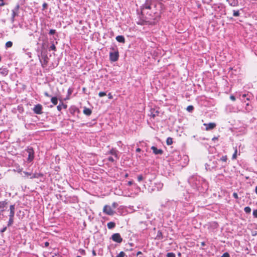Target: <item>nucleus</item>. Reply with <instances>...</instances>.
Here are the masks:
<instances>
[{"instance_id": "69168bd1", "label": "nucleus", "mask_w": 257, "mask_h": 257, "mask_svg": "<svg viewBox=\"0 0 257 257\" xmlns=\"http://www.w3.org/2000/svg\"><path fill=\"white\" fill-rule=\"evenodd\" d=\"M181 253H180V252H178V255L179 256H181Z\"/></svg>"}, {"instance_id": "a211bd4d", "label": "nucleus", "mask_w": 257, "mask_h": 257, "mask_svg": "<svg viewBox=\"0 0 257 257\" xmlns=\"http://www.w3.org/2000/svg\"><path fill=\"white\" fill-rule=\"evenodd\" d=\"M110 154L114 156H115V157H116V158H118V156H117V151L115 149H112L110 151Z\"/></svg>"}, {"instance_id": "423d86ee", "label": "nucleus", "mask_w": 257, "mask_h": 257, "mask_svg": "<svg viewBox=\"0 0 257 257\" xmlns=\"http://www.w3.org/2000/svg\"><path fill=\"white\" fill-rule=\"evenodd\" d=\"M27 152L28 153V161L30 162L34 159V157L33 149L32 147L28 148L27 150Z\"/></svg>"}, {"instance_id": "9b49d317", "label": "nucleus", "mask_w": 257, "mask_h": 257, "mask_svg": "<svg viewBox=\"0 0 257 257\" xmlns=\"http://www.w3.org/2000/svg\"><path fill=\"white\" fill-rule=\"evenodd\" d=\"M159 111L158 110H156L154 108H151L150 110V114H149L150 116L153 118H155L156 116L159 115Z\"/></svg>"}, {"instance_id": "2f4dec72", "label": "nucleus", "mask_w": 257, "mask_h": 257, "mask_svg": "<svg viewBox=\"0 0 257 257\" xmlns=\"http://www.w3.org/2000/svg\"><path fill=\"white\" fill-rule=\"evenodd\" d=\"M138 180L139 182H141V181H142L143 179H144V177L143 176V175H139L138 176Z\"/></svg>"}, {"instance_id": "f257e3e1", "label": "nucleus", "mask_w": 257, "mask_h": 257, "mask_svg": "<svg viewBox=\"0 0 257 257\" xmlns=\"http://www.w3.org/2000/svg\"><path fill=\"white\" fill-rule=\"evenodd\" d=\"M38 56L42 66L43 68L46 67L48 65L49 60L47 52L42 50L40 55H39Z\"/></svg>"}, {"instance_id": "b1692460", "label": "nucleus", "mask_w": 257, "mask_h": 257, "mask_svg": "<svg viewBox=\"0 0 257 257\" xmlns=\"http://www.w3.org/2000/svg\"><path fill=\"white\" fill-rule=\"evenodd\" d=\"M13 46V42L11 41H8L6 43V48H11Z\"/></svg>"}, {"instance_id": "c756f323", "label": "nucleus", "mask_w": 257, "mask_h": 257, "mask_svg": "<svg viewBox=\"0 0 257 257\" xmlns=\"http://www.w3.org/2000/svg\"><path fill=\"white\" fill-rule=\"evenodd\" d=\"M167 257H175V254L173 252H168Z\"/></svg>"}, {"instance_id": "f03ea898", "label": "nucleus", "mask_w": 257, "mask_h": 257, "mask_svg": "<svg viewBox=\"0 0 257 257\" xmlns=\"http://www.w3.org/2000/svg\"><path fill=\"white\" fill-rule=\"evenodd\" d=\"M110 49L113 51V52H110L109 53V59L112 62H115L118 59V51L116 48L113 47H111Z\"/></svg>"}, {"instance_id": "dca6fc26", "label": "nucleus", "mask_w": 257, "mask_h": 257, "mask_svg": "<svg viewBox=\"0 0 257 257\" xmlns=\"http://www.w3.org/2000/svg\"><path fill=\"white\" fill-rule=\"evenodd\" d=\"M83 112L85 115L87 116L90 115L92 113V110L90 108L87 107H84Z\"/></svg>"}, {"instance_id": "5701e85b", "label": "nucleus", "mask_w": 257, "mask_h": 257, "mask_svg": "<svg viewBox=\"0 0 257 257\" xmlns=\"http://www.w3.org/2000/svg\"><path fill=\"white\" fill-rule=\"evenodd\" d=\"M166 143L168 145H171L173 144V139L171 137H168L166 140Z\"/></svg>"}, {"instance_id": "e433bc0d", "label": "nucleus", "mask_w": 257, "mask_h": 257, "mask_svg": "<svg viewBox=\"0 0 257 257\" xmlns=\"http://www.w3.org/2000/svg\"><path fill=\"white\" fill-rule=\"evenodd\" d=\"M253 216L255 218H257V209L254 210L252 212Z\"/></svg>"}, {"instance_id": "774afa93", "label": "nucleus", "mask_w": 257, "mask_h": 257, "mask_svg": "<svg viewBox=\"0 0 257 257\" xmlns=\"http://www.w3.org/2000/svg\"><path fill=\"white\" fill-rule=\"evenodd\" d=\"M246 106H248V105H249V103H246Z\"/></svg>"}, {"instance_id": "473e14b6", "label": "nucleus", "mask_w": 257, "mask_h": 257, "mask_svg": "<svg viewBox=\"0 0 257 257\" xmlns=\"http://www.w3.org/2000/svg\"><path fill=\"white\" fill-rule=\"evenodd\" d=\"M227 159V156H223L220 158V160L222 162H226Z\"/></svg>"}, {"instance_id": "9d476101", "label": "nucleus", "mask_w": 257, "mask_h": 257, "mask_svg": "<svg viewBox=\"0 0 257 257\" xmlns=\"http://www.w3.org/2000/svg\"><path fill=\"white\" fill-rule=\"evenodd\" d=\"M151 149L155 155H162L163 153V151L162 149H158L155 146H152Z\"/></svg>"}, {"instance_id": "052dcab7", "label": "nucleus", "mask_w": 257, "mask_h": 257, "mask_svg": "<svg viewBox=\"0 0 257 257\" xmlns=\"http://www.w3.org/2000/svg\"><path fill=\"white\" fill-rule=\"evenodd\" d=\"M15 17H13L12 16L11 21H12V23H13V22H14V21H15Z\"/></svg>"}, {"instance_id": "680f3d73", "label": "nucleus", "mask_w": 257, "mask_h": 257, "mask_svg": "<svg viewBox=\"0 0 257 257\" xmlns=\"http://www.w3.org/2000/svg\"><path fill=\"white\" fill-rule=\"evenodd\" d=\"M201 245L202 246H205V242H201Z\"/></svg>"}, {"instance_id": "4d7b16f0", "label": "nucleus", "mask_w": 257, "mask_h": 257, "mask_svg": "<svg viewBox=\"0 0 257 257\" xmlns=\"http://www.w3.org/2000/svg\"><path fill=\"white\" fill-rule=\"evenodd\" d=\"M141 151V149L139 148H138L136 149V152H140Z\"/></svg>"}, {"instance_id": "bf43d9fd", "label": "nucleus", "mask_w": 257, "mask_h": 257, "mask_svg": "<svg viewBox=\"0 0 257 257\" xmlns=\"http://www.w3.org/2000/svg\"><path fill=\"white\" fill-rule=\"evenodd\" d=\"M71 92H72V90L70 89H69L68 90V94H71Z\"/></svg>"}, {"instance_id": "1a4fd4ad", "label": "nucleus", "mask_w": 257, "mask_h": 257, "mask_svg": "<svg viewBox=\"0 0 257 257\" xmlns=\"http://www.w3.org/2000/svg\"><path fill=\"white\" fill-rule=\"evenodd\" d=\"M15 213V205L12 204L10 206V218H14Z\"/></svg>"}, {"instance_id": "0e129e2a", "label": "nucleus", "mask_w": 257, "mask_h": 257, "mask_svg": "<svg viewBox=\"0 0 257 257\" xmlns=\"http://www.w3.org/2000/svg\"><path fill=\"white\" fill-rule=\"evenodd\" d=\"M255 192L256 194H257V186L255 187Z\"/></svg>"}, {"instance_id": "3c124183", "label": "nucleus", "mask_w": 257, "mask_h": 257, "mask_svg": "<svg viewBox=\"0 0 257 257\" xmlns=\"http://www.w3.org/2000/svg\"><path fill=\"white\" fill-rule=\"evenodd\" d=\"M44 95L45 96L48 97H51V96L47 92H45Z\"/></svg>"}, {"instance_id": "0eeeda50", "label": "nucleus", "mask_w": 257, "mask_h": 257, "mask_svg": "<svg viewBox=\"0 0 257 257\" xmlns=\"http://www.w3.org/2000/svg\"><path fill=\"white\" fill-rule=\"evenodd\" d=\"M152 1L146 0L145 3L142 7V12L145 9L150 10L151 9Z\"/></svg>"}, {"instance_id": "412c9836", "label": "nucleus", "mask_w": 257, "mask_h": 257, "mask_svg": "<svg viewBox=\"0 0 257 257\" xmlns=\"http://www.w3.org/2000/svg\"><path fill=\"white\" fill-rule=\"evenodd\" d=\"M51 102L54 104V105H56L58 103V98L56 96L55 97H52L51 98Z\"/></svg>"}, {"instance_id": "e2e57ef3", "label": "nucleus", "mask_w": 257, "mask_h": 257, "mask_svg": "<svg viewBox=\"0 0 257 257\" xmlns=\"http://www.w3.org/2000/svg\"><path fill=\"white\" fill-rule=\"evenodd\" d=\"M218 138L217 137H214L213 138H212V141H214V140H217Z\"/></svg>"}, {"instance_id": "f704fd0d", "label": "nucleus", "mask_w": 257, "mask_h": 257, "mask_svg": "<svg viewBox=\"0 0 257 257\" xmlns=\"http://www.w3.org/2000/svg\"><path fill=\"white\" fill-rule=\"evenodd\" d=\"M237 149H236L235 151H234V153H233V155H232V159H235L236 158V157H237Z\"/></svg>"}, {"instance_id": "4468645a", "label": "nucleus", "mask_w": 257, "mask_h": 257, "mask_svg": "<svg viewBox=\"0 0 257 257\" xmlns=\"http://www.w3.org/2000/svg\"><path fill=\"white\" fill-rule=\"evenodd\" d=\"M9 73V70L7 68H0V74L3 76H6Z\"/></svg>"}, {"instance_id": "338daca9", "label": "nucleus", "mask_w": 257, "mask_h": 257, "mask_svg": "<svg viewBox=\"0 0 257 257\" xmlns=\"http://www.w3.org/2000/svg\"><path fill=\"white\" fill-rule=\"evenodd\" d=\"M160 185L161 186V187L163 186V184H160Z\"/></svg>"}, {"instance_id": "7c9ffc66", "label": "nucleus", "mask_w": 257, "mask_h": 257, "mask_svg": "<svg viewBox=\"0 0 257 257\" xmlns=\"http://www.w3.org/2000/svg\"><path fill=\"white\" fill-rule=\"evenodd\" d=\"M125 255V253L123 251H120L119 254H118L116 257H124Z\"/></svg>"}, {"instance_id": "6e6552de", "label": "nucleus", "mask_w": 257, "mask_h": 257, "mask_svg": "<svg viewBox=\"0 0 257 257\" xmlns=\"http://www.w3.org/2000/svg\"><path fill=\"white\" fill-rule=\"evenodd\" d=\"M204 125L206 126L205 130L209 131L214 128L216 127V123L214 122H210L209 123H204Z\"/></svg>"}, {"instance_id": "8fccbe9b", "label": "nucleus", "mask_w": 257, "mask_h": 257, "mask_svg": "<svg viewBox=\"0 0 257 257\" xmlns=\"http://www.w3.org/2000/svg\"><path fill=\"white\" fill-rule=\"evenodd\" d=\"M107 96H108V98L110 99H111L113 98V96L112 95V94L110 93H109L108 94Z\"/></svg>"}, {"instance_id": "a878e982", "label": "nucleus", "mask_w": 257, "mask_h": 257, "mask_svg": "<svg viewBox=\"0 0 257 257\" xmlns=\"http://www.w3.org/2000/svg\"><path fill=\"white\" fill-rule=\"evenodd\" d=\"M14 223V218H10L8 221V226H11Z\"/></svg>"}, {"instance_id": "13d9d810", "label": "nucleus", "mask_w": 257, "mask_h": 257, "mask_svg": "<svg viewBox=\"0 0 257 257\" xmlns=\"http://www.w3.org/2000/svg\"><path fill=\"white\" fill-rule=\"evenodd\" d=\"M142 254V252L141 251H139L137 252V255L138 256V255H140V254Z\"/></svg>"}, {"instance_id": "c85d7f7f", "label": "nucleus", "mask_w": 257, "mask_h": 257, "mask_svg": "<svg viewBox=\"0 0 257 257\" xmlns=\"http://www.w3.org/2000/svg\"><path fill=\"white\" fill-rule=\"evenodd\" d=\"M53 50L54 51H56V47L55 46L54 44H52V45L49 48V51Z\"/></svg>"}, {"instance_id": "09e8293b", "label": "nucleus", "mask_w": 257, "mask_h": 257, "mask_svg": "<svg viewBox=\"0 0 257 257\" xmlns=\"http://www.w3.org/2000/svg\"><path fill=\"white\" fill-rule=\"evenodd\" d=\"M24 173L27 176H30V177L32 176L31 173L27 172H24Z\"/></svg>"}, {"instance_id": "39448f33", "label": "nucleus", "mask_w": 257, "mask_h": 257, "mask_svg": "<svg viewBox=\"0 0 257 257\" xmlns=\"http://www.w3.org/2000/svg\"><path fill=\"white\" fill-rule=\"evenodd\" d=\"M43 107L40 104L35 105L34 107L33 108V110L35 114H41L43 113L42 111Z\"/></svg>"}, {"instance_id": "58836bf2", "label": "nucleus", "mask_w": 257, "mask_h": 257, "mask_svg": "<svg viewBox=\"0 0 257 257\" xmlns=\"http://www.w3.org/2000/svg\"><path fill=\"white\" fill-rule=\"evenodd\" d=\"M7 226H5V227H4L3 228H2L0 230V232L1 233H4V232H5L7 230Z\"/></svg>"}, {"instance_id": "49530a36", "label": "nucleus", "mask_w": 257, "mask_h": 257, "mask_svg": "<svg viewBox=\"0 0 257 257\" xmlns=\"http://www.w3.org/2000/svg\"><path fill=\"white\" fill-rule=\"evenodd\" d=\"M230 98L232 101H235V99H236L234 95H232L230 96Z\"/></svg>"}, {"instance_id": "37998d69", "label": "nucleus", "mask_w": 257, "mask_h": 257, "mask_svg": "<svg viewBox=\"0 0 257 257\" xmlns=\"http://www.w3.org/2000/svg\"><path fill=\"white\" fill-rule=\"evenodd\" d=\"M108 160L109 161H110V162H114V159L113 158V157H109L108 158Z\"/></svg>"}, {"instance_id": "864d4df0", "label": "nucleus", "mask_w": 257, "mask_h": 257, "mask_svg": "<svg viewBox=\"0 0 257 257\" xmlns=\"http://www.w3.org/2000/svg\"><path fill=\"white\" fill-rule=\"evenodd\" d=\"M133 181H130L127 183V184H128V186H131L132 185H133Z\"/></svg>"}, {"instance_id": "f8f14e48", "label": "nucleus", "mask_w": 257, "mask_h": 257, "mask_svg": "<svg viewBox=\"0 0 257 257\" xmlns=\"http://www.w3.org/2000/svg\"><path fill=\"white\" fill-rule=\"evenodd\" d=\"M7 205L8 202L6 200L0 201V209L1 212L4 211V208L7 206Z\"/></svg>"}, {"instance_id": "a19ab883", "label": "nucleus", "mask_w": 257, "mask_h": 257, "mask_svg": "<svg viewBox=\"0 0 257 257\" xmlns=\"http://www.w3.org/2000/svg\"><path fill=\"white\" fill-rule=\"evenodd\" d=\"M18 15L17 12H16L15 10L12 11V17H15Z\"/></svg>"}, {"instance_id": "c03bdc74", "label": "nucleus", "mask_w": 257, "mask_h": 257, "mask_svg": "<svg viewBox=\"0 0 257 257\" xmlns=\"http://www.w3.org/2000/svg\"><path fill=\"white\" fill-rule=\"evenodd\" d=\"M19 9H20V5H19V4H18L16 6V7L14 10H15L16 12H17L19 10Z\"/></svg>"}, {"instance_id": "5fc2aeb1", "label": "nucleus", "mask_w": 257, "mask_h": 257, "mask_svg": "<svg viewBox=\"0 0 257 257\" xmlns=\"http://www.w3.org/2000/svg\"><path fill=\"white\" fill-rule=\"evenodd\" d=\"M92 253L93 256H95L96 255V251L94 249L92 250Z\"/></svg>"}, {"instance_id": "7ed1b4c3", "label": "nucleus", "mask_w": 257, "mask_h": 257, "mask_svg": "<svg viewBox=\"0 0 257 257\" xmlns=\"http://www.w3.org/2000/svg\"><path fill=\"white\" fill-rule=\"evenodd\" d=\"M111 238L113 241L119 243H121L122 241V238L118 233L113 234L111 235Z\"/></svg>"}, {"instance_id": "ddd939ff", "label": "nucleus", "mask_w": 257, "mask_h": 257, "mask_svg": "<svg viewBox=\"0 0 257 257\" xmlns=\"http://www.w3.org/2000/svg\"><path fill=\"white\" fill-rule=\"evenodd\" d=\"M44 175L42 173H35L32 174V176L30 177V179H32L34 178H39L43 177Z\"/></svg>"}, {"instance_id": "72a5a7b5", "label": "nucleus", "mask_w": 257, "mask_h": 257, "mask_svg": "<svg viewBox=\"0 0 257 257\" xmlns=\"http://www.w3.org/2000/svg\"><path fill=\"white\" fill-rule=\"evenodd\" d=\"M106 95V92H100L98 93V96L100 97L105 96Z\"/></svg>"}, {"instance_id": "393cba45", "label": "nucleus", "mask_w": 257, "mask_h": 257, "mask_svg": "<svg viewBox=\"0 0 257 257\" xmlns=\"http://www.w3.org/2000/svg\"><path fill=\"white\" fill-rule=\"evenodd\" d=\"M239 15H240V13H239V10H237V11L233 10V16L234 17H238V16H239Z\"/></svg>"}, {"instance_id": "4be33fe9", "label": "nucleus", "mask_w": 257, "mask_h": 257, "mask_svg": "<svg viewBox=\"0 0 257 257\" xmlns=\"http://www.w3.org/2000/svg\"><path fill=\"white\" fill-rule=\"evenodd\" d=\"M247 96V94H243L242 95L240 96V99L242 101H245V100H244L245 99H246L247 100H249V98Z\"/></svg>"}, {"instance_id": "4c0bfd02", "label": "nucleus", "mask_w": 257, "mask_h": 257, "mask_svg": "<svg viewBox=\"0 0 257 257\" xmlns=\"http://www.w3.org/2000/svg\"><path fill=\"white\" fill-rule=\"evenodd\" d=\"M55 33H56L55 30L51 29L50 30L49 34L50 35H54L55 34Z\"/></svg>"}, {"instance_id": "aec40b11", "label": "nucleus", "mask_w": 257, "mask_h": 257, "mask_svg": "<svg viewBox=\"0 0 257 257\" xmlns=\"http://www.w3.org/2000/svg\"><path fill=\"white\" fill-rule=\"evenodd\" d=\"M163 238L162 232L160 230H158L156 238L157 239H162Z\"/></svg>"}, {"instance_id": "6ab92c4d", "label": "nucleus", "mask_w": 257, "mask_h": 257, "mask_svg": "<svg viewBox=\"0 0 257 257\" xmlns=\"http://www.w3.org/2000/svg\"><path fill=\"white\" fill-rule=\"evenodd\" d=\"M107 227L109 229H113L115 226V223L114 222H109L107 224Z\"/></svg>"}, {"instance_id": "cd10ccee", "label": "nucleus", "mask_w": 257, "mask_h": 257, "mask_svg": "<svg viewBox=\"0 0 257 257\" xmlns=\"http://www.w3.org/2000/svg\"><path fill=\"white\" fill-rule=\"evenodd\" d=\"M187 110L188 111V112H192L193 111V110L194 109V107L193 105H189L187 106Z\"/></svg>"}, {"instance_id": "bb28decb", "label": "nucleus", "mask_w": 257, "mask_h": 257, "mask_svg": "<svg viewBox=\"0 0 257 257\" xmlns=\"http://www.w3.org/2000/svg\"><path fill=\"white\" fill-rule=\"evenodd\" d=\"M244 210L246 213H250L251 212V208L247 206L244 208Z\"/></svg>"}, {"instance_id": "603ef678", "label": "nucleus", "mask_w": 257, "mask_h": 257, "mask_svg": "<svg viewBox=\"0 0 257 257\" xmlns=\"http://www.w3.org/2000/svg\"><path fill=\"white\" fill-rule=\"evenodd\" d=\"M3 1L4 0H0V1L1 2V3H0V7H3L6 5V4L3 2Z\"/></svg>"}, {"instance_id": "a18cd8bd", "label": "nucleus", "mask_w": 257, "mask_h": 257, "mask_svg": "<svg viewBox=\"0 0 257 257\" xmlns=\"http://www.w3.org/2000/svg\"><path fill=\"white\" fill-rule=\"evenodd\" d=\"M233 196L235 199H238V195H237V193H236V192H234L233 193Z\"/></svg>"}, {"instance_id": "20e7f679", "label": "nucleus", "mask_w": 257, "mask_h": 257, "mask_svg": "<svg viewBox=\"0 0 257 257\" xmlns=\"http://www.w3.org/2000/svg\"><path fill=\"white\" fill-rule=\"evenodd\" d=\"M103 212L106 214L109 215H113L114 213V211L111 209V207L107 205L104 206Z\"/></svg>"}, {"instance_id": "c9c22d12", "label": "nucleus", "mask_w": 257, "mask_h": 257, "mask_svg": "<svg viewBox=\"0 0 257 257\" xmlns=\"http://www.w3.org/2000/svg\"><path fill=\"white\" fill-rule=\"evenodd\" d=\"M78 251L82 255H85V251L84 249L80 248Z\"/></svg>"}, {"instance_id": "6e6d98bb", "label": "nucleus", "mask_w": 257, "mask_h": 257, "mask_svg": "<svg viewBox=\"0 0 257 257\" xmlns=\"http://www.w3.org/2000/svg\"><path fill=\"white\" fill-rule=\"evenodd\" d=\"M49 243L48 242H45V246L46 247L48 246H49Z\"/></svg>"}, {"instance_id": "de8ad7c7", "label": "nucleus", "mask_w": 257, "mask_h": 257, "mask_svg": "<svg viewBox=\"0 0 257 257\" xmlns=\"http://www.w3.org/2000/svg\"><path fill=\"white\" fill-rule=\"evenodd\" d=\"M237 4V2L236 1V2H233V3H232L231 4H230V5L232 6H236Z\"/></svg>"}, {"instance_id": "ea45409f", "label": "nucleus", "mask_w": 257, "mask_h": 257, "mask_svg": "<svg viewBox=\"0 0 257 257\" xmlns=\"http://www.w3.org/2000/svg\"><path fill=\"white\" fill-rule=\"evenodd\" d=\"M221 257H230V255L228 252H225Z\"/></svg>"}, {"instance_id": "2eb2a0df", "label": "nucleus", "mask_w": 257, "mask_h": 257, "mask_svg": "<svg viewBox=\"0 0 257 257\" xmlns=\"http://www.w3.org/2000/svg\"><path fill=\"white\" fill-rule=\"evenodd\" d=\"M116 40L117 42L120 43H125V39L123 36L119 35L116 37Z\"/></svg>"}, {"instance_id": "f3484780", "label": "nucleus", "mask_w": 257, "mask_h": 257, "mask_svg": "<svg viewBox=\"0 0 257 257\" xmlns=\"http://www.w3.org/2000/svg\"><path fill=\"white\" fill-rule=\"evenodd\" d=\"M62 107H63L65 109H66L67 107V105L66 104L63 103V102H61V104H59L57 106V108L58 110H59V111H61Z\"/></svg>"}, {"instance_id": "79ce46f5", "label": "nucleus", "mask_w": 257, "mask_h": 257, "mask_svg": "<svg viewBox=\"0 0 257 257\" xmlns=\"http://www.w3.org/2000/svg\"><path fill=\"white\" fill-rule=\"evenodd\" d=\"M42 7H43V10H45V9H47V8L48 4H47V3H44L43 4Z\"/></svg>"}]
</instances>
